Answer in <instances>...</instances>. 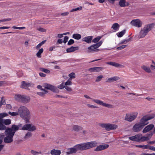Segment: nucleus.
I'll return each mask as SVG.
<instances>
[{
    "label": "nucleus",
    "instance_id": "603ef678",
    "mask_svg": "<svg viewBox=\"0 0 155 155\" xmlns=\"http://www.w3.org/2000/svg\"><path fill=\"white\" fill-rule=\"evenodd\" d=\"M8 115V114L5 113H3L0 114V118L5 117Z\"/></svg>",
    "mask_w": 155,
    "mask_h": 155
},
{
    "label": "nucleus",
    "instance_id": "2eb2a0df",
    "mask_svg": "<svg viewBox=\"0 0 155 155\" xmlns=\"http://www.w3.org/2000/svg\"><path fill=\"white\" fill-rule=\"evenodd\" d=\"M154 127V125L153 124H149L145 127L143 130L142 132L146 133L151 130Z\"/></svg>",
    "mask_w": 155,
    "mask_h": 155
},
{
    "label": "nucleus",
    "instance_id": "69168bd1",
    "mask_svg": "<svg viewBox=\"0 0 155 155\" xmlns=\"http://www.w3.org/2000/svg\"><path fill=\"white\" fill-rule=\"evenodd\" d=\"M10 27H7V26H3V27H0V29H8L10 28Z\"/></svg>",
    "mask_w": 155,
    "mask_h": 155
},
{
    "label": "nucleus",
    "instance_id": "e2e57ef3",
    "mask_svg": "<svg viewBox=\"0 0 155 155\" xmlns=\"http://www.w3.org/2000/svg\"><path fill=\"white\" fill-rule=\"evenodd\" d=\"M39 75L42 77H45L46 76V74H44L42 72H40L39 73Z\"/></svg>",
    "mask_w": 155,
    "mask_h": 155
},
{
    "label": "nucleus",
    "instance_id": "864d4df0",
    "mask_svg": "<svg viewBox=\"0 0 155 155\" xmlns=\"http://www.w3.org/2000/svg\"><path fill=\"white\" fill-rule=\"evenodd\" d=\"M37 30L41 32H45L46 31V29L45 28H39L37 29Z\"/></svg>",
    "mask_w": 155,
    "mask_h": 155
},
{
    "label": "nucleus",
    "instance_id": "3c124183",
    "mask_svg": "<svg viewBox=\"0 0 155 155\" xmlns=\"http://www.w3.org/2000/svg\"><path fill=\"white\" fill-rule=\"evenodd\" d=\"M147 149L149 150L155 151V147L153 146L147 145Z\"/></svg>",
    "mask_w": 155,
    "mask_h": 155
},
{
    "label": "nucleus",
    "instance_id": "4c0bfd02",
    "mask_svg": "<svg viewBox=\"0 0 155 155\" xmlns=\"http://www.w3.org/2000/svg\"><path fill=\"white\" fill-rule=\"evenodd\" d=\"M101 37L98 36L97 37L94 38L92 41V42L94 43H97L99 41L101 38Z\"/></svg>",
    "mask_w": 155,
    "mask_h": 155
},
{
    "label": "nucleus",
    "instance_id": "7c9ffc66",
    "mask_svg": "<svg viewBox=\"0 0 155 155\" xmlns=\"http://www.w3.org/2000/svg\"><path fill=\"white\" fill-rule=\"evenodd\" d=\"M126 2L120 0L119 2V5L121 7H124L126 6L129 5V3H127V5H126Z\"/></svg>",
    "mask_w": 155,
    "mask_h": 155
},
{
    "label": "nucleus",
    "instance_id": "58836bf2",
    "mask_svg": "<svg viewBox=\"0 0 155 155\" xmlns=\"http://www.w3.org/2000/svg\"><path fill=\"white\" fill-rule=\"evenodd\" d=\"M39 69L41 71L44 72L45 73H50V71L49 70L43 68H40Z\"/></svg>",
    "mask_w": 155,
    "mask_h": 155
},
{
    "label": "nucleus",
    "instance_id": "f3484780",
    "mask_svg": "<svg viewBox=\"0 0 155 155\" xmlns=\"http://www.w3.org/2000/svg\"><path fill=\"white\" fill-rule=\"evenodd\" d=\"M32 84L31 83L26 82L25 81H22L21 82V88L28 89L29 87L31 86Z\"/></svg>",
    "mask_w": 155,
    "mask_h": 155
},
{
    "label": "nucleus",
    "instance_id": "13d9d810",
    "mask_svg": "<svg viewBox=\"0 0 155 155\" xmlns=\"http://www.w3.org/2000/svg\"><path fill=\"white\" fill-rule=\"evenodd\" d=\"M68 37L67 36H65L64 38L63 42L66 43L68 41Z\"/></svg>",
    "mask_w": 155,
    "mask_h": 155
},
{
    "label": "nucleus",
    "instance_id": "9b49d317",
    "mask_svg": "<svg viewBox=\"0 0 155 155\" xmlns=\"http://www.w3.org/2000/svg\"><path fill=\"white\" fill-rule=\"evenodd\" d=\"M22 129L24 130H28L31 131H33L36 130V127L31 124H25L22 127Z\"/></svg>",
    "mask_w": 155,
    "mask_h": 155
},
{
    "label": "nucleus",
    "instance_id": "bb28decb",
    "mask_svg": "<svg viewBox=\"0 0 155 155\" xmlns=\"http://www.w3.org/2000/svg\"><path fill=\"white\" fill-rule=\"evenodd\" d=\"M13 141V138L7 136L4 139V142L5 143H9Z\"/></svg>",
    "mask_w": 155,
    "mask_h": 155
},
{
    "label": "nucleus",
    "instance_id": "5701e85b",
    "mask_svg": "<svg viewBox=\"0 0 155 155\" xmlns=\"http://www.w3.org/2000/svg\"><path fill=\"white\" fill-rule=\"evenodd\" d=\"M50 153L51 155H60L61 151L60 150L54 149L51 150Z\"/></svg>",
    "mask_w": 155,
    "mask_h": 155
},
{
    "label": "nucleus",
    "instance_id": "5fc2aeb1",
    "mask_svg": "<svg viewBox=\"0 0 155 155\" xmlns=\"http://www.w3.org/2000/svg\"><path fill=\"white\" fill-rule=\"evenodd\" d=\"M74 42V41L72 39H70L68 41V45H71Z\"/></svg>",
    "mask_w": 155,
    "mask_h": 155
},
{
    "label": "nucleus",
    "instance_id": "4468645a",
    "mask_svg": "<svg viewBox=\"0 0 155 155\" xmlns=\"http://www.w3.org/2000/svg\"><path fill=\"white\" fill-rule=\"evenodd\" d=\"M109 147V145L107 144H103L97 146L94 149V150L95 151H99L105 149Z\"/></svg>",
    "mask_w": 155,
    "mask_h": 155
},
{
    "label": "nucleus",
    "instance_id": "9d476101",
    "mask_svg": "<svg viewBox=\"0 0 155 155\" xmlns=\"http://www.w3.org/2000/svg\"><path fill=\"white\" fill-rule=\"evenodd\" d=\"M92 101L97 104L105 107H107L108 108L113 107V106L112 105L109 104L104 103L103 101L98 99H92Z\"/></svg>",
    "mask_w": 155,
    "mask_h": 155
},
{
    "label": "nucleus",
    "instance_id": "4d7b16f0",
    "mask_svg": "<svg viewBox=\"0 0 155 155\" xmlns=\"http://www.w3.org/2000/svg\"><path fill=\"white\" fill-rule=\"evenodd\" d=\"M152 63L153 64V65H151L150 66L152 69L154 70L155 69V62H154L153 60H152Z\"/></svg>",
    "mask_w": 155,
    "mask_h": 155
},
{
    "label": "nucleus",
    "instance_id": "49530a36",
    "mask_svg": "<svg viewBox=\"0 0 155 155\" xmlns=\"http://www.w3.org/2000/svg\"><path fill=\"white\" fill-rule=\"evenodd\" d=\"M82 9V7L80 6L79 7H78L75 8H73L70 11V12H73L74 11H77L78 10H81Z\"/></svg>",
    "mask_w": 155,
    "mask_h": 155
},
{
    "label": "nucleus",
    "instance_id": "4be33fe9",
    "mask_svg": "<svg viewBox=\"0 0 155 155\" xmlns=\"http://www.w3.org/2000/svg\"><path fill=\"white\" fill-rule=\"evenodd\" d=\"M78 49L79 47L78 46H71L70 48H67L66 49V51L67 53H71L74 52L75 51L78 50Z\"/></svg>",
    "mask_w": 155,
    "mask_h": 155
},
{
    "label": "nucleus",
    "instance_id": "a19ab883",
    "mask_svg": "<svg viewBox=\"0 0 155 155\" xmlns=\"http://www.w3.org/2000/svg\"><path fill=\"white\" fill-rule=\"evenodd\" d=\"M32 136V133L30 132H28L27 134H26L25 136L24 137V138L25 139H26Z\"/></svg>",
    "mask_w": 155,
    "mask_h": 155
},
{
    "label": "nucleus",
    "instance_id": "bf43d9fd",
    "mask_svg": "<svg viewBox=\"0 0 155 155\" xmlns=\"http://www.w3.org/2000/svg\"><path fill=\"white\" fill-rule=\"evenodd\" d=\"M65 89L68 91H72V89L70 87L68 86H65Z\"/></svg>",
    "mask_w": 155,
    "mask_h": 155
},
{
    "label": "nucleus",
    "instance_id": "0eeeda50",
    "mask_svg": "<svg viewBox=\"0 0 155 155\" xmlns=\"http://www.w3.org/2000/svg\"><path fill=\"white\" fill-rule=\"evenodd\" d=\"M102 41H101L96 44H94L89 46L87 48L88 50L87 51V52H89L94 51H99V49H97L102 44Z\"/></svg>",
    "mask_w": 155,
    "mask_h": 155
},
{
    "label": "nucleus",
    "instance_id": "ea45409f",
    "mask_svg": "<svg viewBox=\"0 0 155 155\" xmlns=\"http://www.w3.org/2000/svg\"><path fill=\"white\" fill-rule=\"evenodd\" d=\"M135 146L137 147L141 148L143 149H147V145H135Z\"/></svg>",
    "mask_w": 155,
    "mask_h": 155
},
{
    "label": "nucleus",
    "instance_id": "f8f14e48",
    "mask_svg": "<svg viewBox=\"0 0 155 155\" xmlns=\"http://www.w3.org/2000/svg\"><path fill=\"white\" fill-rule=\"evenodd\" d=\"M143 127L139 122L135 124L132 128L134 132H139L141 130Z\"/></svg>",
    "mask_w": 155,
    "mask_h": 155
},
{
    "label": "nucleus",
    "instance_id": "a18cd8bd",
    "mask_svg": "<svg viewBox=\"0 0 155 155\" xmlns=\"http://www.w3.org/2000/svg\"><path fill=\"white\" fill-rule=\"evenodd\" d=\"M65 86L64 85V84L63 82H62L61 84L59 85L58 86V88L62 89L64 88H65Z\"/></svg>",
    "mask_w": 155,
    "mask_h": 155
},
{
    "label": "nucleus",
    "instance_id": "393cba45",
    "mask_svg": "<svg viewBox=\"0 0 155 155\" xmlns=\"http://www.w3.org/2000/svg\"><path fill=\"white\" fill-rule=\"evenodd\" d=\"M92 38L93 37L91 36L86 37L83 38V41L87 43H89L91 42Z\"/></svg>",
    "mask_w": 155,
    "mask_h": 155
},
{
    "label": "nucleus",
    "instance_id": "39448f33",
    "mask_svg": "<svg viewBox=\"0 0 155 155\" xmlns=\"http://www.w3.org/2000/svg\"><path fill=\"white\" fill-rule=\"evenodd\" d=\"M154 114L147 115L143 116L140 120L139 123L144 127L148 124L147 121L154 117Z\"/></svg>",
    "mask_w": 155,
    "mask_h": 155
},
{
    "label": "nucleus",
    "instance_id": "dca6fc26",
    "mask_svg": "<svg viewBox=\"0 0 155 155\" xmlns=\"http://www.w3.org/2000/svg\"><path fill=\"white\" fill-rule=\"evenodd\" d=\"M140 134L129 137V139L132 141L139 142Z\"/></svg>",
    "mask_w": 155,
    "mask_h": 155
},
{
    "label": "nucleus",
    "instance_id": "c85d7f7f",
    "mask_svg": "<svg viewBox=\"0 0 155 155\" xmlns=\"http://www.w3.org/2000/svg\"><path fill=\"white\" fill-rule=\"evenodd\" d=\"M120 26L117 23H115L113 24L111 28L115 31L118 30Z\"/></svg>",
    "mask_w": 155,
    "mask_h": 155
},
{
    "label": "nucleus",
    "instance_id": "6e6552de",
    "mask_svg": "<svg viewBox=\"0 0 155 155\" xmlns=\"http://www.w3.org/2000/svg\"><path fill=\"white\" fill-rule=\"evenodd\" d=\"M137 114V112H134L132 114H127L125 117V120L128 121H132L136 118Z\"/></svg>",
    "mask_w": 155,
    "mask_h": 155
},
{
    "label": "nucleus",
    "instance_id": "aec40b11",
    "mask_svg": "<svg viewBox=\"0 0 155 155\" xmlns=\"http://www.w3.org/2000/svg\"><path fill=\"white\" fill-rule=\"evenodd\" d=\"M45 88L49 89L53 92H55L57 89L54 86L49 84H46L45 85Z\"/></svg>",
    "mask_w": 155,
    "mask_h": 155
},
{
    "label": "nucleus",
    "instance_id": "79ce46f5",
    "mask_svg": "<svg viewBox=\"0 0 155 155\" xmlns=\"http://www.w3.org/2000/svg\"><path fill=\"white\" fill-rule=\"evenodd\" d=\"M31 152L33 155H38L39 154H41L42 153L41 151L37 152L34 150H31Z\"/></svg>",
    "mask_w": 155,
    "mask_h": 155
},
{
    "label": "nucleus",
    "instance_id": "6e6d98bb",
    "mask_svg": "<svg viewBox=\"0 0 155 155\" xmlns=\"http://www.w3.org/2000/svg\"><path fill=\"white\" fill-rule=\"evenodd\" d=\"M6 129V127L3 124H0V130H5Z\"/></svg>",
    "mask_w": 155,
    "mask_h": 155
},
{
    "label": "nucleus",
    "instance_id": "c9c22d12",
    "mask_svg": "<svg viewBox=\"0 0 155 155\" xmlns=\"http://www.w3.org/2000/svg\"><path fill=\"white\" fill-rule=\"evenodd\" d=\"M46 40H44V41H42V42H41L38 45H37V46H36V48L37 49H39V48H40L41 46L43 45L44 44V43L46 42Z\"/></svg>",
    "mask_w": 155,
    "mask_h": 155
},
{
    "label": "nucleus",
    "instance_id": "412c9836",
    "mask_svg": "<svg viewBox=\"0 0 155 155\" xmlns=\"http://www.w3.org/2000/svg\"><path fill=\"white\" fill-rule=\"evenodd\" d=\"M106 64L117 68L122 67L123 66L122 65L113 62H106Z\"/></svg>",
    "mask_w": 155,
    "mask_h": 155
},
{
    "label": "nucleus",
    "instance_id": "20e7f679",
    "mask_svg": "<svg viewBox=\"0 0 155 155\" xmlns=\"http://www.w3.org/2000/svg\"><path fill=\"white\" fill-rule=\"evenodd\" d=\"M15 98L16 100L24 104L28 103L31 100L29 96L20 94L15 95Z\"/></svg>",
    "mask_w": 155,
    "mask_h": 155
},
{
    "label": "nucleus",
    "instance_id": "a211bd4d",
    "mask_svg": "<svg viewBox=\"0 0 155 155\" xmlns=\"http://www.w3.org/2000/svg\"><path fill=\"white\" fill-rule=\"evenodd\" d=\"M5 133L6 134H7L8 135L7 136L13 138L15 133V131L12 130L11 128H9L6 130Z\"/></svg>",
    "mask_w": 155,
    "mask_h": 155
},
{
    "label": "nucleus",
    "instance_id": "b1692460",
    "mask_svg": "<svg viewBox=\"0 0 155 155\" xmlns=\"http://www.w3.org/2000/svg\"><path fill=\"white\" fill-rule=\"evenodd\" d=\"M120 78L118 77L117 76H114V77H112V78H109L106 81V82H111L114 81H116L117 80L119 79Z\"/></svg>",
    "mask_w": 155,
    "mask_h": 155
},
{
    "label": "nucleus",
    "instance_id": "de8ad7c7",
    "mask_svg": "<svg viewBox=\"0 0 155 155\" xmlns=\"http://www.w3.org/2000/svg\"><path fill=\"white\" fill-rule=\"evenodd\" d=\"M8 114L11 115L12 116H15L18 115V112H9Z\"/></svg>",
    "mask_w": 155,
    "mask_h": 155
},
{
    "label": "nucleus",
    "instance_id": "0e129e2a",
    "mask_svg": "<svg viewBox=\"0 0 155 155\" xmlns=\"http://www.w3.org/2000/svg\"><path fill=\"white\" fill-rule=\"evenodd\" d=\"M69 13L68 12H63L61 13V15L63 16H65L68 15Z\"/></svg>",
    "mask_w": 155,
    "mask_h": 155
},
{
    "label": "nucleus",
    "instance_id": "37998d69",
    "mask_svg": "<svg viewBox=\"0 0 155 155\" xmlns=\"http://www.w3.org/2000/svg\"><path fill=\"white\" fill-rule=\"evenodd\" d=\"M75 74L74 73L72 72L68 76L70 77V78L71 80L72 79L74 78H75Z\"/></svg>",
    "mask_w": 155,
    "mask_h": 155
},
{
    "label": "nucleus",
    "instance_id": "2f4dec72",
    "mask_svg": "<svg viewBox=\"0 0 155 155\" xmlns=\"http://www.w3.org/2000/svg\"><path fill=\"white\" fill-rule=\"evenodd\" d=\"M72 37L76 40H79L81 38V35L79 34H74L72 35Z\"/></svg>",
    "mask_w": 155,
    "mask_h": 155
},
{
    "label": "nucleus",
    "instance_id": "f257e3e1",
    "mask_svg": "<svg viewBox=\"0 0 155 155\" xmlns=\"http://www.w3.org/2000/svg\"><path fill=\"white\" fill-rule=\"evenodd\" d=\"M97 143L96 141H92L85 143L77 144L73 147L68 149L67 155L74 153L78 150L82 151L88 150L97 146Z\"/></svg>",
    "mask_w": 155,
    "mask_h": 155
},
{
    "label": "nucleus",
    "instance_id": "c756f323",
    "mask_svg": "<svg viewBox=\"0 0 155 155\" xmlns=\"http://www.w3.org/2000/svg\"><path fill=\"white\" fill-rule=\"evenodd\" d=\"M41 90L43 91V92H37V94L39 96H40L41 97H43L44 96L45 94L48 93V91H47L43 89H41Z\"/></svg>",
    "mask_w": 155,
    "mask_h": 155
},
{
    "label": "nucleus",
    "instance_id": "a878e982",
    "mask_svg": "<svg viewBox=\"0 0 155 155\" xmlns=\"http://www.w3.org/2000/svg\"><path fill=\"white\" fill-rule=\"evenodd\" d=\"M73 130L75 131H78L79 130H82L83 128L81 126L78 125H73L72 127Z\"/></svg>",
    "mask_w": 155,
    "mask_h": 155
},
{
    "label": "nucleus",
    "instance_id": "338daca9",
    "mask_svg": "<svg viewBox=\"0 0 155 155\" xmlns=\"http://www.w3.org/2000/svg\"><path fill=\"white\" fill-rule=\"evenodd\" d=\"M63 42V41L61 39H59L58 40L57 44H61Z\"/></svg>",
    "mask_w": 155,
    "mask_h": 155
},
{
    "label": "nucleus",
    "instance_id": "774afa93",
    "mask_svg": "<svg viewBox=\"0 0 155 155\" xmlns=\"http://www.w3.org/2000/svg\"><path fill=\"white\" fill-rule=\"evenodd\" d=\"M116 0H107V1L110 3L113 4L115 2Z\"/></svg>",
    "mask_w": 155,
    "mask_h": 155
},
{
    "label": "nucleus",
    "instance_id": "680f3d73",
    "mask_svg": "<svg viewBox=\"0 0 155 155\" xmlns=\"http://www.w3.org/2000/svg\"><path fill=\"white\" fill-rule=\"evenodd\" d=\"M129 41V39L126 40H123L121 41L120 43L121 44H126V43H127V42Z\"/></svg>",
    "mask_w": 155,
    "mask_h": 155
},
{
    "label": "nucleus",
    "instance_id": "423d86ee",
    "mask_svg": "<svg viewBox=\"0 0 155 155\" xmlns=\"http://www.w3.org/2000/svg\"><path fill=\"white\" fill-rule=\"evenodd\" d=\"M99 125L101 127L105 128L106 130L108 131L111 130H115L118 127L117 125L109 123H99Z\"/></svg>",
    "mask_w": 155,
    "mask_h": 155
},
{
    "label": "nucleus",
    "instance_id": "f03ea898",
    "mask_svg": "<svg viewBox=\"0 0 155 155\" xmlns=\"http://www.w3.org/2000/svg\"><path fill=\"white\" fill-rule=\"evenodd\" d=\"M18 114L20 117L24 120L26 123L29 122L31 118V114L28 109L25 106L20 107L18 109Z\"/></svg>",
    "mask_w": 155,
    "mask_h": 155
},
{
    "label": "nucleus",
    "instance_id": "6ab92c4d",
    "mask_svg": "<svg viewBox=\"0 0 155 155\" xmlns=\"http://www.w3.org/2000/svg\"><path fill=\"white\" fill-rule=\"evenodd\" d=\"M104 69V68L101 67H96L90 68L88 71L91 72H99Z\"/></svg>",
    "mask_w": 155,
    "mask_h": 155
},
{
    "label": "nucleus",
    "instance_id": "473e14b6",
    "mask_svg": "<svg viewBox=\"0 0 155 155\" xmlns=\"http://www.w3.org/2000/svg\"><path fill=\"white\" fill-rule=\"evenodd\" d=\"M43 51L44 50L43 48L40 49L36 54L37 57L38 58H41V54L43 52Z\"/></svg>",
    "mask_w": 155,
    "mask_h": 155
},
{
    "label": "nucleus",
    "instance_id": "e433bc0d",
    "mask_svg": "<svg viewBox=\"0 0 155 155\" xmlns=\"http://www.w3.org/2000/svg\"><path fill=\"white\" fill-rule=\"evenodd\" d=\"M11 120L10 119H4V124L5 125H8L11 124Z\"/></svg>",
    "mask_w": 155,
    "mask_h": 155
},
{
    "label": "nucleus",
    "instance_id": "72a5a7b5",
    "mask_svg": "<svg viewBox=\"0 0 155 155\" xmlns=\"http://www.w3.org/2000/svg\"><path fill=\"white\" fill-rule=\"evenodd\" d=\"M126 30H124L122 31L118 32L117 34V35L118 37L120 38L123 36V35L125 33Z\"/></svg>",
    "mask_w": 155,
    "mask_h": 155
},
{
    "label": "nucleus",
    "instance_id": "052dcab7",
    "mask_svg": "<svg viewBox=\"0 0 155 155\" xmlns=\"http://www.w3.org/2000/svg\"><path fill=\"white\" fill-rule=\"evenodd\" d=\"M87 106L89 107H91V108H98L97 107L94 106L93 105H91L90 104H88L87 105Z\"/></svg>",
    "mask_w": 155,
    "mask_h": 155
},
{
    "label": "nucleus",
    "instance_id": "c03bdc74",
    "mask_svg": "<svg viewBox=\"0 0 155 155\" xmlns=\"http://www.w3.org/2000/svg\"><path fill=\"white\" fill-rule=\"evenodd\" d=\"M72 82L71 80L70 79H69L65 83L64 85L65 86H67L68 85H71Z\"/></svg>",
    "mask_w": 155,
    "mask_h": 155
},
{
    "label": "nucleus",
    "instance_id": "8fccbe9b",
    "mask_svg": "<svg viewBox=\"0 0 155 155\" xmlns=\"http://www.w3.org/2000/svg\"><path fill=\"white\" fill-rule=\"evenodd\" d=\"M103 76L102 75H100L98 76L95 80L96 82H98L101 81V79L103 78Z\"/></svg>",
    "mask_w": 155,
    "mask_h": 155
},
{
    "label": "nucleus",
    "instance_id": "ddd939ff",
    "mask_svg": "<svg viewBox=\"0 0 155 155\" xmlns=\"http://www.w3.org/2000/svg\"><path fill=\"white\" fill-rule=\"evenodd\" d=\"M131 23L133 25L140 28L141 27L142 24V22L139 19H134L132 20Z\"/></svg>",
    "mask_w": 155,
    "mask_h": 155
},
{
    "label": "nucleus",
    "instance_id": "09e8293b",
    "mask_svg": "<svg viewBox=\"0 0 155 155\" xmlns=\"http://www.w3.org/2000/svg\"><path fill=\"white\" fill-rule=\"evenodd\" d=\"M127 47V45H123L120 46L118 47L117 48V49L118 50H121L123 49L124 48H125Z\"/></svg>",
    "mask_w": 155,
    "mask_h": 155
},
{
    "label": "nucleus",
    "instance_id": "1a4fd4ad",
    "mask_svg": "<svg viewBox=\"0 0 155 155\" xmlns=\"http://www.w3.org/2000/svg\"><path fill=\"white\" fill-rule=\"evenodd\" d=\"M153 133L152 132H150L149 134H147V136H142V134H140L139 142H143L149 140L153 135Z\"/></svg>",
    "mask_w": 155,
    "mask_h": 155
},
{
    "label": "nucleus",
    "instance_id": "7ed1b4c3",
    "mask_svg": "<svg viewBox=\"0 0 155 155\" xmlns=\"http://www.w3.org/2000/svg\"><path fill=\"white\" fill-rule=\"evenodd\" d=\"M154 24L153 23L146 25L142 29L138 36V38H141L144 37L152 29L153 27Z\"/></svg>",
    "mask_w": 155,
    "mask_h": 155
},
{
    "label": "nucleus",
    "instance_id": "f704fd0d",
    "mask_svg": "<svg viewBox=\"0 0 155 155\" xmlns=\"http://www.w3.org/2000/svg\"><path fill=\"white\" fill-rule=\"evenodd\" d=\"M19 127L18 126L15 125H12V128L11 129H12V130L13 131H15L19 129Z\"/></svg>",
    "mask_w": 155,
    "mask_h": 155
},
{
    "label": "nucleus",
    "instance_id": "cd10ccee",
    "mask_svg": "<svg viewBox=\"0 0 155 155\" xmlns=\"http://www.w3.org/2000/svg\"><path fill=\"white\" fill-rule=\"evenodd\" d=\"M141 68L146 72L148 73H150L151 72V70L149 67H148L144 65H143L141 66Z\"/></svg>",
    "mask_w": 155,
    "mask_h": 155
}]
</instances>
